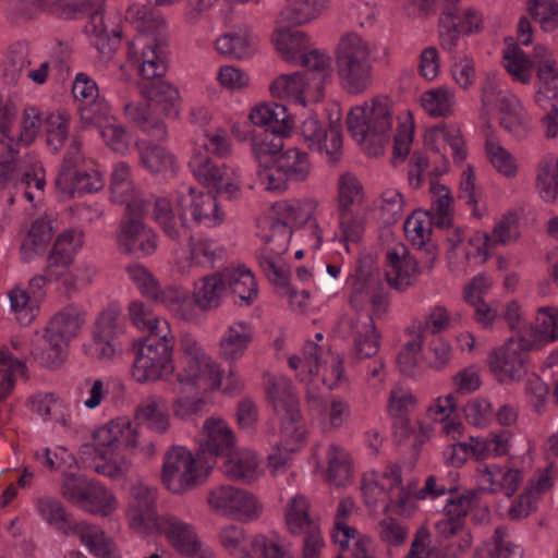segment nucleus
<instances>
[{"mask_svg":"<svg viewBox=\"0 0 558 558\" xmlns=\"http://www.w3.org/2000/svg\"><path fill=\"white\" fill-rule=\"evenodd\" d=\"M531 342L521 336L510 338L504 345L493 350L487 359L490 372L501 384L520 380L527 372Z\"/></svg>","mask_w":558,"mask_h":558,"instance_id":"10","label":"nucleus"},{"mask_svg":"<svg viewBox=\"0 0 558 558\" xmlns=\"http://www.w3.org/2000/svg\"><path fill=\"white\" fill-rule=\"evenodd\" d=\"M217 255V248L213 242L189 235L186 260L190 267L213 268Z\"/></svg>","mask_w":558,"mask_h":558,"instance_id":"57","label":"nucleus"},{"mask_svg":"<svg viewBox=\"0 0 558 558\" xmlns=\"http://www.w3.org/2000/svg\"><path fill=\"white\" fill-rule=\"evenodd\" d=\"M141 163L151 173H160L172 168L173 156L166 148L156 145L143 146L140 150Z\"/></svg>","mask_w":558,"mask_h":558,"instance_id":"64","label":"nucleus"},{"mask_svg":"<svg viewBox=\"0 0 558 558\" xmlns=\"http://www.w3.org/2000/svg\"><path fill=\"white\" fill-rule=\"evenodd\" d=\"M160 331L147 335L133 347L132 376L138 383L167 380L175 372V340L167 322Z\"/></svg>","mask_w":558,"mask_h":558,"instance_id":"2","label":"nucleus"},{"mask_svg":"<svg viewBox=\"0 0 558 558\" xmlns=\"http://www.w3.org/2000/svg\"><path fill=\"white\" fill-rule=\"evenodd\" d=\"M376 533L379 539L388 547H399L407 542L410 530L408 525L399 520L387 517L378 521L376 524Z\"/></svg>","mask_w":558,"mask_h":558,"instance_id":"63","label":"nucleus"},{"mask_svg":"<svg viewBox=\"0 0 558 558\" xmlns=\"http://www.w3.org/2000/svg\"><path fill=\"white\" fill-rule=\"evenodd\" d=\"M175 369L180 385L214 390L222 384L219 365L206 353L201 342L187 332L180 337Z\"/></svg>","mask_w":558,"mask_h":558,"instance_id":"5","label":"nucleus"},{"mask_svg":"<svg viewBox=\"0 0 558 558\" xmlns=\"http://www.w3.org/2000/svg\"><path fill=\"white\" fill-rule=\"evenodd\" d=\"M137 40L142 46L141 56L135 58L140 74L144 80L162 77L168 69L166 40L146 35L140 36Z\"/></svg>","mask_w":558,"mask_h":558,"instance_id":"23","label":"nucleus"},{"mask_svg":"<svg viewBox=\"0 0 558 558\" xmlns=\"http://www.w3.org/2000/svg\"><path fill=\"white\" fill-rule=\"evenodd\" d=\"M250 119L257 126L276 132H291L293 119L288 113L287 107L279 102L259 104L250 113Z\"/></svg>","mask_w":558,"mask_h":558,"instance_id":"32","label":"nucleus"},{"mask_svg":"<svg viewBox=\"0 0 558 558\" xmlns=\"http://www.w3.org/2000/svg\"><path fill=\"white\" fill-rule=\"evenodd\" d=\"M301 135L311 150L325 151L331 165L342 156V134L340 125L329 124L326 129L316 117L306 118L301 125Z\"/></svg>","mask_w":558,"mask_h":558,"instance_id":"14","label":"nucleus"},{"mask_svg":"<svg viewBox=\"0 0 558 558\" xmlns=\"http://www.w3.org/2000/svg\"><path fill=\"white\" fill-rule=\"evenodd\" d=\"M284 219L274 218L269 222V230L264 235V247L259 254H274L281 256L287 252L292 234V226L306 225L313 238L312 246L319 248L323 243V234L315 219L312 218V210L305 209L300 202L282 204Z\"/></svg>","mask_w":558,"mask_h":558,"instance_id":"6","label":"nucleus"},{"mask_svg":"<svg viewBox=\"0 0 558 558\" xmlns=\"http://www.w3.org/2000/svg\"><path fill=\"white\" fill-rule=\"evenodd\" d=\"M199 451L210 457H226L234 449L235 439L228 424L217 417L205 421L198 439Z\"/></svg>","mask_w":558,"mask_h":558,"instance_id":"22","label":"nucleus"},{"mask_svg":"<svg viewBox=\"0 0 558 558\" xmlns=\"http://www.w3.org/2000/svg\"><path fill=\"white\" fill-rule=\"evenodd\" d=\"M383 480H388V501L384 506V512L392 511L397 514H405L409 511L411 497V484L402 485L401 468L393 465L383 474Z\"/></svg>","mask_w":558,"mask_h":558,"instance_id":"40","label":"nucleus"},{"mask_svg":"<svg viewBox=\"0 0 558 558\" xmlns=\"http://www.w3.org/2000/svg\"><path fill=\"white\" fill-rule=\"evenodd\" d=\"M255 38L246 34L227 33L220 36L216 43V50L226 57L244 59L255 51Z\"/></svg>","mask_w":558,"mask_h":558,"instance_id":"49","label":"nucleus"},{"mask_svg":"<svg viewBox=\"0 0 558 558\" xmlns=\"http://www.w3.org/2000/svg\"><path fill=\"white\" fill-rule=\"evenodd\" d=\"M386 258L385 277L390 288L404 291L411 287L420 271L416 259L409 255L408 248L398 244L387 252Z\"/></svg>","mask_w":558,"mask_h":558,"instance_id":"19","label":"nucleus"},{"mask_svg":"<svg viewBox=\"0 0 558 558\" xmlns=\"http://www.w3.org/2000/svg\"><path fill=\"white\" fill-rule=\"evenodd\" d=\"M505 68L517 81L526 84L531 80L532 60L519 47H508L504 52Z\"/></svg>","mask_w":558,"mask_h":558,"instance_id":"61","label":"nucleus"},{"mask_svg":"<svg viewBox=\"0 0 558 558\" xmlns=\"http://www.w3.org/2000/svg\"><path fill=\"white\" fill-rule=\"evenodd\" d=\"M425 144L430 147L434 153L438 154L445 162L446 145L452 150L453 159L457 162H462L466 157L461 131L458 128L448 126L445 123L435 125L426 132Z\"/></svg>","mask_w":558,"mask_h":558,"instance_id":"25","label":"nucleus"},{"mask_svg":"<svg viewBox=\"0 0 558 558\" xmlns=\"http://www.w3.org/2000/svg\"><path fill=\"white\" fill-rule=\"evenodd\" d=\"M347 125L352 137L368 156L381 155L392 131V112L388 98L376 96L364 106L352 108Z\"/></svg>","mask_w":558,"mask_h":558,"instance_id":"1","label":"nucleus"},{"mask_svg":"<svg viewBox=\"0 0 558 558\" xmlns=\"http://www.w3.org/2000/svg\"><path fill=\"white\" fill-rule=\"evenodd\" d=\"M132 498L128 510L131 527L137 532L157 530L161 520L156 512L157 490L138 484L132 488Z\"/></svg>","mask_w":558,"mask_h":558,"instance_id":"18","label":"nucleus"},{"mask_svg":"<svg viewBox=\"0 0 558 558\" xmlns=\"http://www.w3.org/2000/svg\"><path fill=\"white\" fill-rule=\"evenodd\" d=\"M117 506L114 496L98 482L92 481L81 508L92 514L109 515Z\"/></svg>","mask_w":558,"mask_h":558,"instance_id":"48","label":"nucleus"},{"mask_svg":"<svg viewBox=\"0 0 558 558\" xmlns=\"http://www.w3.org/2000/svg\"><path fill=\"white\" fill-rule=\"evenodd\" d=\"M125 118L156 141L168 136L166 124L149 112L148 102H126L123 107Z\"/></svg>","mask_w":558,"mask_h":558,"instance_id":"34","label":"nucleus"},{"mask_svg":"<svg viewBox=\"0 0 558 558\" xmlns=\"http://www.w3.org/2000/svg\"><path fill=\"white\" fill-rule=\"evenodd\" d=\"M328 5V0H295L284 7L277 19L278 25H300L316 19Z\"/></svg>","mask_w":558,"mask_h":558,"instance_id":"39","label":"nucleus"},{"mask_svg":"<svg viewBox=\"0 0 558 558\" xmlns=\"http://www.w3.org/2000/svg\"><path fill=\"white\" fill-rule=\"evenodd\" d=\"M189 166L195 179L216 191L217 194L233 197L240 190V181L235 172L225 163L214 162L202 151H195L192 155Z\"/></svg>","mask_w":558,"mask_h":558,"instance_id":"12","label":"nucleus"},{"mask_svg":"<svg viewBox=\"0 0 558 558\" xmlns=\"http://www.w3.org/2000/svg\"><path fill=\"white\" fill-rule=\"evenodd\" d=\"M181 554L194 556L199 553L202 543L193 526L173 514H162L157 529Z\"/></svg>","mask_w":558,"mask_h":558,"instance_id":"21","label":"nucleus"},{"mask_svg":"<svg viewBox=\"0 0 558 558\" xmlns=\"http://www.w3.org/2000/svg\"><path fill=\"white\" fill-rule=\"evenodd\" d=\"M65 344L51 340L48 333H45L41 340L34 343L31 353L40 366L57 368L65 360Z\"/></svg>","mask_w":558,"mask_h":558,"instance_id":"51","label":"nucleus"},{"mask_svg":"<svg viewBox=\"0 0 558 558\" xmlns=\"http://www.w3.org/2000/svg\"><path fill=\"white\" fill-rule=\"evenodd\" d=\"M36 509L49 526L65 536H72V531L76 527L78 520L61 500L51 496L39 497L36 499Z\"/></svg>","mask_w":558,"mask_h":558,"instance_id":"28","label":"nucleus"},{"mask_svg":"<svg viewBox=\"0 0 558 558\" xmlns=\"http://www.w3.org/2000/svg\"><path fill=\"white\" fill-rule=\"evenodd\" d=\"M554 312V308H539L535 326L530 324L524 327L521 337L531 342L533 349L558 339V325Z\"/></svg>","mask_w":558,"mask_h":558,"instance_id":"35","label":"nucleus"},{"mask_svg":"<svg viewBox=\"0 0 558 558\" xmlns=\"http://www.w3.org/2000/svg\"><path fill=\"white\" fill-rule=\"evenodd\" d=\"M336 69L342 88L351 95L366 92L373 83V58L367 40L350 33L336 49Z\"/></svg>","mask_w":558,"mask_h":558,"instance_id":"4","label":"nucleus"},{"mask_svg":"<svg viewBox=\"0 0 558 558\" xmlns=\"http://www.w3.org/2000/svg\"><path fill=\"white\" fill-rule=\"evenodd\" d=\"M518 236V228L513 216L504 217L494 227L492 233H477L470 240V243H480L477 246L478 255L483 256V260H486L497 245H506Z\"/></svg>","mask_w":558,"mask_h":558,"instance_id":"31","label":"nucleus"},{"mask_svg":"<svg viewBox=\"0 0 558 558\" xmlns=\"http://www.w3.org/2000/svg\"><path fill=\"white\" fill-rule=\"evenodd\" d=\"M161 482L173 494H184L201 482L195 457L182 446H171L163 456Z\"/></svg>","mask_w":558,"mask_h":558,"instance_id":"9","label":"nucleus"},{"mask_svg":"<svg viewBox=\"0 0 558 558\" xmlns=\"http://www.w3.org/2000/svg\"><path fill=\"white\" fill-rule=\"evenodd\" d=\"M253 339V332L247 323L239 322L231 325L219 343V355L226 361L234 362L241 359Z\"/></svg>","mask_w":558,"mask_h":558,"instance_id":"33","label":"nucleus"},{"mask_svg":"<svg viewBox=\"0 0 558 558\" xmlns=\"http://www.w3.org/2000/svg\"><path fill=\"white\" fill-rule=\"evenodd\" d=\"M460 0H444L438 22L440 47L453 53L461 35L478 33L483 29V19L473 8H461Z\"/></svg>","mask_w":558,"mask_h":558,"instance_id":"7","label":"nucleus"},{"mask_svg":"<svg viewBox=\"0 0 558 558\" xmlns=\"http://www.w3.org/2000/svg\"><path fill=\"white\" fill-rule=\"evenodd\" d=\"M177 204L182 228L185 227L189 215L195 223L208 228L223 221V213L210 192H196L194 187H184L179 192Z\"/></svg>","mask_w":558,"mask_h":558,"instance_id":"11","label":"nucleus"},{"mask_svg":"<svg viewBox=\"0 0 558 558\" xmlns=\"http://www.w3.org/2000/svg\"><path fill=\"white\" fill-rule=\"evenodd\" d=\"M142 216L126 215L121 219L117 243L121 252L135 255H150L157 248V235L141 220Z\"/></svg>","mask_w":558,"mask_h":558,"instance_id":"15","label":"nucleus"},{"mask_svg":"<svg viewBox=\"0 0 558 558\" xmlns=\"http://www.w3.org/2000/svg\"><path fill=\"white\" fill-rule=\"evenodd\" d=\"M220 465L225 476L245 484L255 482L260 475L256 454L250 450H231Z\"/></svg>","mask_w":558,"mask_h":558,"instance_id":"26","label":"nucleus"},{"mask_svg":"<svg viewBox=\"0 0 558 558\" xmlns=\"http://www.w3.org/2000/svg\"><path fill=\"white\" fill-rule=\"evenodd\" d=\"M85 33L88 35L92 45L106 59H110L121 44L119 26L112 24L109 29L101 10H96L89 14Z\"/></svg>","mask_w":558,"mask_h":558,"instance_id":"24","label":"nucleus"},{"mask_svg":"<svg viewBox=\"0 0 558 558\" xmlns=\"http://www.w3.org/2000/svg\"><path fill=\"white\" fill-rule=\"evenodd\" d=\"M209 507L225 517L250 522L259 518L263 505L258 498L240 487L219 485L207 495Z\"/></svg>","mask_w":558,"mask_h":558,"instance_id":"8","label":"nucleus"},{"mask_svg":"<svg viewBox=\"0 0 558 558\" xmlns=\"http://www.w3.org/2000/svg\"><path fill=\"white\" fill-rule=\"evenodd\" d=\"M353 501L349 498L341 499L338 504L335 514L332 538L336 544L344 549L349 547L350 541H356L359 532L356 529L349 526L345 520L350 517L353 509Z\"/></svg>","mask_w":558,"mask_h":558,"instance_id":"54","label":"nucleus"},{"mask_svg":"<svg viewBox=\"0 0 558 558\" xmlns=\"http://www.w3.org/2000/svg\"><path fill=\"white\" fill-rule=\"evenodd\" d=\"M291 132H276V130H263L253 135L252 151L259 167L268 160L276 158L283 148V137Z\"/></svg>","mask_w":558,"mask_h":558,"instance_id":"43","label":"nucleus"},{"mask_svg":"<svg viewBox=\"0 0 558 558\" xmlns=\"http://www.w3.org/2000/svg\"><path fill=\"white\" fill-rule=\"evenodd\" d=\"M227 293L223 271L201 279L194 291L196 305L203 311L218 308Z\"/></svg>","mask_w":558,"mask_h":558,"instance_id":"38","label":"nucleus"},{"mask_svg":"<svg viewBox=\"0 0 558 558\" xmlns=\"http://www.w3.org/2000/svg\"><path fill=\"white\" fill-rule=\"evenodd\" d=\"M141 94L148 102L163 105L167 114H178L177 102L179 100V92L170 83L159 78L145 80L141 84Z\"/></svg>","mask_w":558,"mask_h":558,"instance_id":"41","label":"nucleus"},{"mask_svg":"<svg viewBox=\"0 0 558 558\" xmlns=\"http://www.w3.org/2000/svg\"><path fill=\"white\" fill-rule=\"evenodd\" d=\"M327 481L339 487L345 485L351 477V459L349 452L341 446L330 444L326 452Z\"/></svg>","mask_w":558,"mask_h":558,"instance_id":"44","label":"nucleus"},{"mask_svg":"<svg viewBox=\"0 0 558 558\" xmlns=\"http://www.w3.org/2000/svg\"><path fill=\"white\" fill-rule=\"evenodd\" d=\"M341 241L356 243L364 232V218L356 208L338 209Z\"/></svg>","mask_w":558,"mask_h":558,"instance_id":"58","label":"nucleus"},{"mask_svg":"<svg viewBox=\"0 0 558 558\" xmlns=\"http://www.w3.org/2000/svg\"><path fill=\"white\" fill-rule=\"evenodd\" d=\"M310 502L305 496L296 495L293 497L286 511V523L292 534L299 535L303 530L310 529V525H317L310 514Z\"/></svg>","mask_w":558,"mask_h":558,"instance_id":"53","label":"nucleus"},{"mask_svg":"<svg viewBox=\"0 0 558 558\" xmlns=\"http://www.w3.org/2000/svg\"><path fill=\"white\" fill-rule=\"evenodd\" d=\"M289 25H278L275 43L277 50L286 61L298 63L300 54L308 50L310 40L305 33L291 29Z\"/></svg>","mask_w":558,"mask_h":558,"instance_id":"37","label":"nucleus"},{"mask_svg":"<svg viewBox=\"0 0 558 558\" xmlns=\"http://www.w3.org/2000/svg\"><path fill=\"white\" fill-rule=\"evenodd\" d=\"M351 338L353 341V354L357 360L375 356L380 347V332L378 331L373 316L368 313L359 312L349 322Z\"/></svg>","mask_w":558,"mask_h":558,"instance_id":"20","label":"nucleus"},{"mask_svg":"<svg viewBox=\"0 0 558 558\" xmlns=\"http://www.w3.org/2000/svg\"><path fill=\"white\" fill-rule=\"evenodd\" d=\"M72 94L76 100L86 101V106L78 108L81 119L86 123H96L98 121V108L100 104L96 102L98 88L96 83L84 73H78L72 86Z\"/></svg>","mask_w":558,"mask_h":558,"instance_id":"42","label":"nucleus"},{"mask_svg":"<svg viewBox=\"0 0 558 558\" xmlns=\"http://www.w3.org/2000/svg\"><path fill=\"white\" fill-rule=\"evenodd\" d=\"M56 186L61 193L73 197L75 194L82 195L101 190L104 180L97 170L83 167L72 173H59Z\"/></svg>","mask_w":558,"mask_h":558,"instance_id":"27","label":"nucleus"},{"mask_svg":"<svg viewBox=\"0 0 558 558\" xmlns=\"http://www.w3.org/2000/svg\"><path fill=\"white\" fill-rule=\"evenodd\" d=\"M84 244V233L81 230L69 229L56 239L47 257L45 271L50 281L60 280L65 270L72 265L74 256Z\"/></svg>","mask_w":558,"mask_h":558,"instance_id":"17","label":"nucleus"},{"mask_svg":"<svg viewBox=\"0 0 558 558\" xmlns=\"http://www.w3.org/2000/svg\"><path fill=\"white\" fill-rule=\"evenodd\" d=\"M530 15L539 23L545 32L558 26V2L556 0H527Z\"/></svg>","mask_w":558,"mask_h":558,"instance_id":"62","label":"nucleus"},{"mask_svg":"<svg viewBox=\"0 0 558 558\" xmlns=\"http://www.w3.org/2000/svg\"><path fill=\"white\" fill-rule=\"evenodd\" d=\"M0 187H4L12 179L20 165L17 143L9 133L8 137L0 135Z\"/></svg>","mask_w":558,"mask_h":558,"instance_id":"60","label":"nucleus"},{"mask_svg":"<svg viewBox=\"0 0 558 558\" xmlns=\"http://www.w3.org/2000/svg\"><path fill=\"white\" fill-rule=\"evenodd\" d=\"M77 536L81 543L96 557L119 558L114 543L99 526L78 521L72 531V536Z\"/></svg>","mask_w":558,"mask_h":558,"instance_id":"29","label":"nucleus"},{"mask_svg":"<svg viewBox=\"0 0 558 558\" xmlns=\"http://www.w3.org/2000/svg\"><path fill=\"white\" fill-rule=\"evenodd\" d=\"M71 119L66 112H51L44 119L47 145L58 151L65 143L70 133Z\"/></svg>","mask_w":558,"mask_h":558,"instance_id":"52","label":"nucleus"},{"mask_svg":"<svg viewBox=\"0 0 558 558\" xmlns=\"http://www.w3.org/2000/svg\"><path fill=\"white\" fill-rule=\"evenodd\" d=\"M270 93L278 98L292 97L305 106L306 101H319L323 97V78L310 77L308 73L282 74L270 84Z\"/></svg>","mask_w":558,"mask_h":558,"instance_id":"16","label":"nucleus"},{"mask_svg":"<svg viewBox=\"0 0 558 558\" xmlns=\"http://www.w3.org/2000/svg\"><path fill=\"white\" fill-rule=\"evenodd\" d=\"M485 150L490 163L499 173L507 178L515 177L518 166L514 157L500 145L493 134L486 136Z\"/></svg>","mask_w":558,"mask_h":558,"instance_id":"56","label":"nucleus"},{"mask_svg":"<svg viewBox=\"0 0 558 558\" xmlns=\"http://www.w3.org/2000/svg\"><path fill=\"white\" fill-rule=\"evenodd\" d=\"M458 480L459 473L457 471H450L448 474L429 475L424 486L415 493V497L417 499H435L446 494L452 495L459 489Z\"/></svg>","mask_w":558,"mask_h":558,"instance_id":"50","label":"nucleus"},{"mask_svg":"<svg viewBox=\"0 0 558 558\" xmlns=\"http://www.w3.org/2000/svg\"><path fill=\"white\" fill-rule=\"evenodd\" d=\"M275 160L290 181L303 182L311 174L312 165L310 157L305 151L298 148H290L279 154Z\"/></svg>","mask_w":558,"mask_h":558,"instance_id":"45","label":"nucleus"},{"mask_svg":"<svg viewBox=\"0 0 558 558\" xmlns=\"http://www.w3.org/2000/svg\"><path fill=\"white\" fill-rule=\"evenodd\" d=\"M111 199L125 205L126 215L143 216L146 202L138 195L133 181L123 184L110 185Z\"/></svg>","mask_w":558,"mask_h":558,"instance_id":"59","label":"nucleus"},{"mask_svg":"<svg viewBox=\"0 0 558 558\" xmlns=\"http://www.w3.org/2000/svg\"><path fill=\"white\" fill-rule=\"evenodd\" d=\"M124 333V316L117 304L104 308L93 331L92 350L99 359H110L120 350L119 338Z\"/></svg>","mask_w":558,"mask_h":558,"instance_id":"13","label":"nucleus"},{"mask_svg":"<svg viewBox=\"0 0 558 558\" xmlns=\"http://www.w3.org/2000/svg\"><path fill=\"white\" fill-rule=\"evenodd\" d=\"M135 418L148 429L165 434L170 427L167 403L160 397H149L136 409Z\"/></svg>","mask_w":558,"mask_h":558,"instance_id":"36","label":"nucleus"},{"mask_svg":"<svg viewBox=\"0 0 558 558\" xmlns=\"http://www.w3.org/2000/svg\"><path fill=\"white\" fill-rule=\"evenodd\" d=\"M52 236L53 231L50 221L45 219L35 220L21 244L23 259L29 260L35 255L41 254Z\"/></svg>","mask_w":558,"mask_h":558,"instance_id":"47","label":"nucleus"},{"mask_svg":"<svg viewBox=\"0 0 558 558\" xmlns=\"http://www.w3.org/2000/svg\"><path fill=\"white\" fill-rule=\"evenodd\" d=\"M84 323V313L80 307L70 305L56 314L46 328V333L53 341L65 345L76 337Z\"/></svg>","mask_w":558,"mask_h":558,"instance_id":"30","label":"nucleus"},{"mask_svg":"<svg viewBox=\"0 0 558 558\" xmlns=\"http://www.w3.org/2000/svg\"><path fill=\"white\" fill-rule=\"evenodd\" d=\"M424 110L433 117H448L453 111L454 93L447 87L426 90L421 96Z\"/></svg>","mask_w":558,"mask_h":558,"instance_id":"55","label":"nucleus"},{"mask_svg":"<svg viewBox=\"0 0 558 558\" xmlns=\"http://www.w3.org/2000/svg\"><path fill=\"white\" fill-rule=\"evenodd\" d=\"M266 393L281 425L282 439L277 448L281 447L284 452L296 451L305 440L306 429L291 380L283 376L268 377Z\"/></svg>","mask_w":558,"mask_h":558,"instance_id":"3","label":"nucleus"},{"mask_svg":"<svg viewBox=\"0 0 558 558\" xmlns=\"http://www.w3.org/2000/svg\"><path fill=\"white\" fill-rule=\"evenodd\" d=\"M223 271L227 291L238 296L246 304H251L257 295V283L254 275L247 269H230Z\"/></svg>","mask_w":558,"mask_h":558,"instance_id":"46","label":"nucleus"}]
</instances>
